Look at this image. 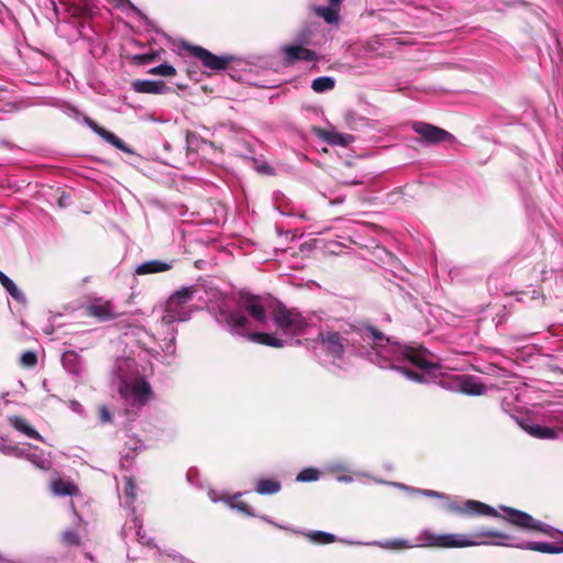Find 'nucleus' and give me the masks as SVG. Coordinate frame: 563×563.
I'll list each match as a JSON object with an SVG mask.
<instances>
[{"label":"nucleus","instance_id":"obj_13","mask_svg":"<svg viewBox=\"0 0 563 563\" xmlns=\"http://www.w3.org/2000/svg\"><path fill=\"white\" fill-rule=\"evenodd\" d=\"M84 121L87 124V126H89L96 134H98L106 142L113 145L115 148L121 150L124 153H131L130 147L120 137H118L112 132L99 125L95 120H92L89 117H85Z\"/></svg>","mask_w":563,"mask_h":563},{"label":"nucleus","instance_id":"obj_41","mask_svg":"<svg viewBox=\"0 0 563 563\" xmlns=\"http://www.w3.org/2000/svg\"><path fill=\"white\" fill-rule=\"evenodd\" d=\"M70 195L66 191H62L57 198V205L59 208H66L70 205Z\"/></svg>","mask_w":563,"mask_h":563},{"label":"nucleus","instance_id":"obj_14","mask_svg":"<svg viewBox=\"0 0 563 563\" xmlns=\"http://www.w3.org/2000/svg\"><path fill=\"white\" fill-rule=\"evenodd\" d=\"M220 313L224 317V321L227 325L236 334L243 335L246 338V333L243 332L249 325V319L240 311L235 310H220Z\"/></svg>","mask_w":563,"mask_h":563},{"label":"nucleus","instance_id":"obj_4","mask_svg":"<svg viewBox=\"0 0 563 563\" xmlns=\"http://www.w3.org/2000/svg\"><path fill=\"white\" fill-rule=\"evenodd\" d=\"M165 79L157 80H135L132 87L140 93L164 95L174 91L175 88L184 90L188 88V84L176 80L177 73H159Z\"/></svg>","mask_w":563,"mask_h":563},{"label":"nucleus","instance_id":"obj_10","mask_svg":"<svg viewBox=\"0 0 563 563\" xmlns=\"http://www.w3.org/2000/svg\"><path fill=\"white\" fill-rule=\"evenodd\" d=\"M501 509L507 515L505 519L511 525L522 529L543 531L542 523L531 515L511 507H501Z\"/></svg>","mask_w":563,"mask_h":563},{"label":"nucleus","instance_id":"obj_39","mask_svg":"<svg viewBox=\"0 0 563 563\" xmlns=\"http://www.w3.org/2000/svg\"><path fill=\"white\" fill-rule=\"evenodd\" d=\"M475 537H488V538H498V539H508L509 537L506 533L495 531V530H484L479 533L475 534Z\"/></svg>","mask_w":563,"mask_h":563},{"label":"nucleus","instance_id":"obj_30","mask_svg":"<svg viewBox=\"0 0 563 563\" xmlns=\"http://www.w3.org/2000/svg\"><path fill=\"white\" fill-rule=\"evenodd\" d=\"M60 541L66 547H79L81 543L79 533L74 529L64 531L60 536Z\"/></svg>","mask_w":563,"mask_h":563},{"label":"nucleus","instance_id":"obj_37","mask_svg":"<svg viewBox=\"0 0 563 563\" xmlns=\"http://www.w3.org/2000/svg\"><path fill=\"white\" fill-rule=\"evenodd\" d=\"M98 416L100 421L103 423H111L113 420L112 415L106 405L98 407Z\"/></svg>","mask_w":563,"mask_h":563},{"label":"nucleus","instance_id":"obj_32","mask_svg":"<svg viewBox=\"0 0 563 563\" xmlns=\"http://www.w3.org/2000/svg\"><path fill=\"white\" fill-rule=\"evenodd\" d=\"M320 476V471L313 467L303 468L298 473L296 481L297 482H314L318 481Z\"/></svg>","mask_w":563,"mask_h":563},{"label":"nucleus","instance_id":"obj_22","mask_svg":"<svg viewBox=\"0 0 563 563\" xmlns=\"http://www.w3.org/2000/svg\"><path fill=\"white\" fill-rule=\"evenodd\" d=\"M131 393L139 405L144 406L152 396L151 385L145 380H137L131 387Z\"/></svg>","mask_w":563,"mask_h":563},{"label":"nucleus","instance_id":"obj_17","mask_svg":"<svg viewBox=\"0 0 563 563\" xmlns=\"http://www.w3.org/2000/svg\"><path fill=\"white\" fill-rule=\"evenodd\" d=\"M317 134L330 145L347 146L354 141V136L351 134L331 132L324 129H317Z\"/></svg>","mask_w":563,"mask_h":563},{"label":"nucleus","instance_id":"obj_40","mask_svg":"<svg viewBox=\"0 0 563 563\" xmlns=\"http://www.w3.org/2000/svg\"><path fill=\"white\" fill-rule=\"evenodd\" d=\"M365 330L371 334V336L374 339V341L379 342L385 340V335L382 331H379L377 328L373 325H367Z\"/></svg>","mask_w":563,"mask_h":563},{"label":"nucleus","instance_id":"obj_24","mask_svg":"<svg viewBox=\"0 0 563 563\" xmlns=\"http://www.w3.org/2000/svg\"><path fill=\"white\" fill-rule=\"evenodd\" d=\"M282 489V484L275 478H261L257 481L255 492L260 495H273Z\"/></svg>","mask_w":563,"mask_h":563},{"label":"nucleus","instance_id":"obj_23","mask_svg":"<svg viewBox=\"0 0 563 563\" xmlns=\"http://www.w3.org/2000/svg\"><path fill=\"white\" fill-rule=\"evenodd\" d=\"M9 421L15 430L22 432L26 437L35 440H42L41 434L34 428H32L24 418L12 416L9 418Z\"/></svg>","mask_w":563,"mask_h":563},{"label":"nucleus","instance_id":"obj_18","mask_svg":"<svg viewBox=\"0 0 563 563\" xmlns=\"http://www.w3.org/2000/svg\"><path fill=\"white\" fill-rule=\"evenodd\" d=\"M52 492L57 496H78L79 488L73 481L56 478L51 483Z\"/></svg>","mask_w":563,"mask_h":563},{"label":"nucleus","instance_id":"obj_2","mask_svg":"<svg viewBox=\"0 0 563 563\" xmlns=\"http://www.w3.org/2000/svg\"><path fill=\"white\" fill-rule=\"evenodd\" d=\"M197 291V286L183 287L175 291L166 301L164 319L167 322L188 320L189 313L184 310V307L194 298Z\"/></svg>","mask_w":563,"mask_h":563},{"label":"nucleus","instance_id":"obj_29","mask_svg":"<svg viewBox=\"0 0 563 563\" xmlns=\"http://www.w3.org/2000/svg\"><path fill=\"white\" fill-rule=\"evenodd\" d=\"M335 81L331 77H319L312 81L313 91L321 93L334 88Z\"/></svg>","mask_w":563,"mask_h":563},{"label":"nucleus","instance_id":"obj_19","mask_svg":"<svg viewBox=\"0 0 563 563\" xmlns=\"http://www.w3.org/2000/svg\"><path fill=\"white\" fill-rule=\"evenodd\" d=\"M172 268V264L159 261V260H152L142 263L139 265L135 269V273L137 275H147V274H156V273H163L167 272Z\"/></svg>","mask_w":563,"mask_h":563},{"label":"nucleus","instance_id":"obj_36","mask_svg":"<svg viewBox=\"0 0 563 563\" xmlns=\"http://www.w3.org/2000/svg\"><path fill=\"white\" fill-rule=\"evenodd\" d=\"M230 506L232 508H235L236 510H239L241 514L243 515H246V516H253V512H252V509L250 507V505L245 501H242V500H233Z\"/></svg>","mask_w":563,"mask_h":563},{"label":"nucleus","instance_id":"obj_33","mask_svg":"<svg viewBox=\"0 0 563 563\" xmlns=\"http://www.w3.org/2000/svg\"><path fill=\"white\" fill-rule=\"evenodd\" d=\"M19 364L24 368H34L37 365V354L33 351L24 352L20 357Z\"/></svg>","mask_w":563,"mask_h":563},{"label":"nucleus","instance_id":"obj_26","mask_svg":"<svg viewBox=\"0 0 563 563\" xmlns=\"http://www.w3.org/2000/svg\"><path fill=\"white\" fill-rule=\"evenodd\" d=\"M339 7L330 3L329 7H317L314 11L325 22L333 24L339 21Z\"/></svg>","mask_w":563,"mask_h":563},{"label":"nucleus","instance_id":"obj_46","mask_svg":"<svg viewBox=\"0 0 563 563\" xmlns=\"http://www.w3.org/2000/svg\"><path fill=\"white\" fill-rule=\"evenodd\" d=\"M200 74H201V75H205L206 73H205V71H201ZM207 74H208V76H210L212 73H207Z\"/></svg>","mask_w":563,"mask_h":563},{"label":"nucleus","instance_id":"obj_43","mask_svg":"<svg viewBox=\"0 0 563 563\" xmlns=\"http://www.w3.org/2000/svg\"><path fill=\"white\" fill-rule=\"evenodd\" d=\"M148 70H155V71H158V70H175V68L173 66H169V65H166V64H158L156 66H153Z\"/></svg>","mask_w":563,"mask_h":563},{"label":"nucleus","instance_id":"obj_21","mask_svg":"<svg viewBox=\"0 0 563 563\" xmlns=\"http://www.w3.org/2000/svg\"><path fill=\"white\" fill-rule=\"evenodd\" d=\"M522 429L531 437L537 439H555L559 431L556 429L541 424H521Z\"/></svg>","mask_w":563,"mask_h":563},{"label":"nucleus","instance_id":"obj_27","mask_svg":"<svg viewBox=\"0 0 563 563\" xmlns=\"http://www.w3.org/2000/svg\"><path fill=\"white\" fill-rule=\"evenodd\" d=\"M242 75H243L242 73H229V76L231 79L239 81V82L246 84V85L255 86L261 89H271V88H275L278 86L277 82H268V81H264V80H251L249 78H243Z\"/></svg>","mask_w":563,"mask_h":563},{"label":"nucleus","instance_id":"obj_9","mask_svg":"<svg viewBox=\"0 0 563 563\" xmlns=\"http://www.w3.org/2000/svg\"><path fill=\"white\" fill-rule=\"evenodd\" d=\"M449 510L459 515L501 517L492 506L474 499H468L463 505L451 504Z\"/></svg>","mask_w":563,"mask_h":563},{"label":"nucleus","instance_id":"obj_1","mask_svg":"<svg viewBox=\"0 0 563 563\" xmlns=\"http://www.w3.org/2000/svg\"><path fill=\"white\" fill-rule=\"evenodd\" d=\"M190 55L199 59L202 65L210 70H224L230 65L236 66H260L264 60V56L262 55H247V56H239L232 54H223V55H214L208 49L192 45V44H184L183 46Z\"/></svg>","mask_w":563,"mask_h":563},{"label":"nucleus","instance_id":"obj_34","mask_svg":"<svg viewBox=\"0 0 563 563\" xmlns=\"http://www.w3.org/2000/svg\"><path fill=\"white\" fill-rule=\"evenodd\" d=\"M157 53H146L132 56L134 66H145L156 59Z\"/></svg>","mask_w":563,"mask_h":563},{"label":"nucleus","instance_id":"obj_31","mask_svg":"<svg viewBox=\"0 0 563 563\" xmlns=\"http://www.w3.org/2000/svg\"><path fill=\"white\" fill-rule=\"evenodd\" d=\"M312 34H313V30H312V26H306L303 29H301L296 37H295V42L296 44H301L302 46H307V45H311V44H314L313 40H312Z\"/></svg>","mask_w":563,"mask_h":563},{"label":"nucleus","instance_id":"obj_25","mask_svg":"<svg viewBox=\"0 0 563 563\" xmlns=\"http://www.w3.org/2000/svg\"><path fill=\"white\" fill-rule=\"evenodd\" d=\"M460 390L466 395L481 396L486 391V387L472 378H464L460 384Z\"/></svg>","mask_w":563,"mask_h":563},{"label":"nucleus","instance_id":"obj_12","mask_svg":"<svg viewBox=\"0 0 563 563\" xmlns=\"http://www.w3.org/2000/svg\"><path fill=\"white\" fill-rule=\"evenodd\" d=\"M401 353L404 358L421 369L431 371L439 367L438 364L427 360V350L422 347L405 346Z\"/></svg>","mask_w":563,"mask_h":563},{"label":"nucleus","instance_id":"obj_5","mask_svg":"<svg viewBox=\"0 0 563 563\" xmlns=\"http://www.w3.org/2000/svg\"><path fill=\"white\" fill-rule=\"evenodd\" d=\"M426 541L431 547L437 548H466L474 547L478 544H486L484 541H474L467 536L457 534V533H449V534H432L428 533L426 536Z\"/></svg>","mask_w":563,"mask_h":563},{"label":"nucleus","instance_id":"obj_16","mask_svg":"<svg viewBox=\"0 0 563 563\" xmlns=\"http://www.w3.org/2000/svg\"><path fill=\"white\" fill-rule=\"evenodd\" d=\"M519 548L541 553L559 554L563 553V539L554 543L531 541Z\"/></svg>","mask_w":563,"mask_h":563},{"label":"nucleus","instance_id":"obj_15","mask_svg":"<svg viewBox=\"0 0 563 563\" xmlns=\"http://www.w3.org/2000/svg\"><path fill=\"white\" fill-rule=\"evenodd\" d=\"M86 313L90 317L97 318L100 321H108L118 317V314L113 311V307L110 302L91 303L86 307Z\"/></svg>","mask_w":563,"mask_h":563},{"label":"nucleus","instance_id":"obj_28","mask_svg":"<svg viewBox=\"0 0 563 563\" xmlns=\"http://www.w3.org/2000/svg\"><path fill=\"white\" fill-rule=\"evenodd\" d=\"M0 284L11 295V297L18 301L23 300V292L16 287L11 278H9L3 272L0 271Z\"/></svg>","mask_w":563,"mask_h":563},{"label":"nucleus","instance_id":"obj_8","mask_svg":"<svg viewBox=\"0 0 563 563\" xmlns=\"http://www.w3.org/2000/svg\"><path fill=\"white\" fill-rule=\"evenodd\" d=\"M238 305L247 311L255 321L260 323L266 322L267 316L261 296L249 291H240Z\"/></svg>","mask_w":563,"mask_h":563},{"label":"nucleus","instance_id":"obj_35","mask_svg":"<svg viewBox=\"0 0 563 563\" xmlns=\"http://www.w3.org/2000/svg\"><path fill=\"white\" fill-rule=\"evenodd\" d=\"M311 539L319 543H332L335 541V537L328 532L317 531L311 534Z\"/></svg>","mask_w":563,"mask_h":563},{"label":"nucleus","instance_id":"obj_3","mask_svg":"<svg viewBox=\"0 0 563 563\" xmlns=\"http://www.w3.org/2000/svg\"><path fill=\"white\" fill-rule=\"evenodd\" d=\"M272 317L278 329L292 335L301 333L307 324L301 313L288 309L282 301H277L273 308Z\"/></svg>","mask_w":563,"mask_h":563},{"label":"nucleus","instance_id":"obj_42","mask_svg":"<svg viewBox=\"0 0 563 563\" xmlns=\"http://www.w3.org/2000/svg\"><path fill=\"white\" fill-rule=\"evenodd\" d=\"M117 8H125L129 7L132 11L137 12L136 8L132 5V3L129 0H108Z\"/></svg>","mask_w":563,"mask_h":563},{"label":"nucleus","instance_id":"obj_38","mask_svg":"<svg viewBox=\"0 0 563 563\" xmlns=\"http://www.w3.org/2000/svg\"><path fill=\"white\" fill-rule=\"evenodd\" d=\"M404 375H406L409 379L411 380H415L417 383H423L424 382V378L421 374L412 371V369H408V368H398Z\"/></svg>","mask_w":563,"mask_h":563},{"label":"nucleus","instance_id":"obj_7","mask_svg":"<svg viewBox=\"0 0 563 563\" xmlns=\"http://www.w3.org/2000/svg\"><path fill=\"white\" fill-rule=\"evenodd\" d=\"M317 341L329 356L336 360L343 357L347 340L341 333L334 331L321 332Z\"/></svg>","mask_w":563,"mask_h":563},{"label":"nucleus","instance_id":"obj_6","mask_svg":"<svg viewBox=\"0 0 563 563\" xmlns=\"http://www.w3.org/2000/svg\"><path fill=\"white\" fill-rule=\"evenodd\" d=\"M412 130L419 135L418 140L426 144L451 142L454 139L450 132L424 122H413Z\"/></svg>","mask_w":563,"mask_h":563},{"label":"nucleus","instance_id":"obj_45","mask_svg":"<svg viewBox=\"0 0 563 563\" xmlns=\"http://www.w3.org/2000/svg\"><path fill=\"white\" fill-rule=\"evenodd\" d=\"M201 89L205 90V91L208 90L207 86H205V85L201 86Z\"/></svg>","mask_w":563,"mask_h":563},{"label":"nucleus","instance_id":"obj_44","mask_svg":"<svg viewBox=\"0 0 563 563\" xmlns=\"http://www.w3.org/2000/svg\"><path fill=\"white\" fill-rule=\"evenodd\" d=\"M342 0H330V3L333 5H340Z\"/></svg>","mask_w":563,"mask_h":563},{"label":"nucleus","instance_id":"obj_11","mask_svg":"<svg viewBox=\"0 0 563 563\" xmlns=\"http://www.w3.org/2000/svg\"><path fill=\"white\" fill-rule=\"evenodd\" d=\"M280 53L286 66H290L297 60L312 62L317 58L316 52L296 43L283 45L280 47Z\"/></svg>","mask_w":563,"mask_h":563},{"label":"nucleus","instance_id":"obj_20","mask_svg":"<svg viewBox=\"0 0 563 563\" xmlns=\"http://www.w3.org/2000/svg\"><path fill=\"white\" fill-rule=\"evenodd\" d=\"M246 339L250 340L251 342L266 345V346L276 347V349H280L284 346L283 340H280L269 333L250 332V333H246Z\"/></svg>","mask_w":563,"mask_h":563}]
</instances>
